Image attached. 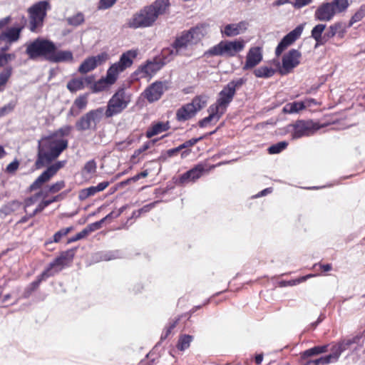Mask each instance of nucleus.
Returning a JSON list of instances; mask_svg holds the SVG:
<instances>
[{
    "mask_svg": "<svg viewBox=\"0 0 365 365\" xmlns=\"http://www.w3.org/2000/svg\"><path fill=\"white\" fill-rule=\"evenodd\" d=\"M68 140H57L51 135L43 137L38 142L37 158L34 164L36 169L51 163L68 148Z\"/></svg>",
    "mask_w": 365,
    "mask_h": 365,
    "instance_id": "nucleus-1",
    "label": "nucleus"
},
{
    "mask_svg": "<svg viewBox=\"0 0 365 365\" xmlns=\"http://www.w3.org/2000/svg\"><path fill=\"white\" fill-rule=\"evenodd\" d=\"M168 6V0H155L151 5L144 7L133 15L128 21V26L133 29L149 27L159 16L165 13Z\"/></svg>",
    "mask_w": 365,
    "mask_h": 365,
    "instance_id": "nucleus-2",
    "label": "nucleus"
},
{
    "mask_svg": "<svg viewBox=\"0 0 365 365\" xmlns=\"http://www.w3.org/2000/svg\"><path fill=\"white\" fill-rule=\"evenodd\" d=\"M138 54V49H131L124 52L120 56L119 61L109 67L106 76L95 83V91H103L108 85L113 84L116 81L119 73L132 66L133 60L137 57Z\"/></svg>",
    "mask_w": 365,
    "mask_h": 365,
    "instance_id": "nucleus-3",
    "label": "nucleus"
},
{
    "mask_svg": "<svg viewBox=\"0 0 365 365\" xmlns=\"http://www.w3.org/2000/svg\"><path fill=\"white\" fill-rule=\"evenodd\" d=\"M207 26L201 24L184 31L176 38L170 51L172 55H185L188 47L197 43L206 35Z\"/></svg>",
    "mask_w": 365,
    "mask_h": 365,
    "instance_id": "nucleus-4",
    "label": "nucleus"
},
{
    "mask_svg": "<svg viewBox=\"0 0 365 365\" xmlns=\"http://www.w3.org/2000/svg\"><path fill=\"white\" fill-rule=\"evenodd\" d=\"M245 45L246 41L242 38H237L232 41H221L220 43L206 51L204 53V57H235L245 49Z\"/></svg>",
    "mask_w": 365,
    "mask_h": 365,
    "instance_id": "nucleus-5",
    "label": "nucleus"
},
{
    "mask_svg": "<svg viewBox=\"0 0 365 365\" xmlns=\"http://www.w3.org/2000/svg\"><path fill=\"white\" fill-rule=\"evenodd\" d=\"M353 344L362 346V336L356 335L351 338L341 340L338 344L332 346L331 348V353L329 354L322 356L313 361L316 365H327L331 363H334L338 361L341 353L346 351Z\"/></svg>",
    "mask_w": 365,
    "mask_h": 365,
    "instance_id": "nucleus-6",
    "label": "nucleus"
},
{
    "mask_svg": "<svg viewBox=\"0 0 365 365\" xmlns=\"http://www.w3.org/2000/svg\"><path fill=\"white\" fill-rule=\"evenodd\" d=\"M246 81L244 78H240L230 81L219 93L216 102L211 106L223 115L232 102L236 91L240 88Z\"/></svg>",
    "mask_w": 365,
    "mask_h": 365,
    "instance_id": "nucleus-7",
    "label": "nucleus"
},
{
    "mask_svg": "<svg viewBox=\"0 0 365 365\" xmlns=\"http://www.w3.org/2000/svg\"><path fill=\"white\" fill-rule=\"evenodd\" d=\"M349 6V0H332L324 2L314 11V19L320 21H330L336 14L346 11Z\"/></svg>",
    "mask_w": 365,
    "mask_h": 365,
    "instance_id": "nucleus-8",
    "label": "nucleus"
},
{
    "mask_svg": "<svg viewBox=\"0 0 365 365\" xmlns=\"http://www.w3.org/2000/svg\"><path fill=\"white\" fill-rule=\"evenodd\" d=\"M53 42L43 38H37L34 41L26 44V53L31 60L43 58L48 61V56L53 51Z\"/></svg>",
    "mask_w": 365,
    "mask_h": 365,
    "instance_id": "nucleus-9",
    "label": "nucleus"
},
{
    "mask_svg": "<svg viewBox=\"0 0 365 365\" xmlns=\"http://www.w3.org/2000/svg\"><path fill=\"white\" fill-rule=\"evenodd\" d=\"M130 102V95L124 88L118 89L110 98L105 110V115L110 118L120 113Z\"/></svg>",
    "mask_w": 365,
    "mask_h": 365,
    "instance_id": "nucleus-10",
    "label": "nucleus"
},
{
    "mask_svg": "<svg viewBox=\"0 0 365 365\" xmlns=\"http://www.w3.org/2000/svg\"><path fill=\"white\" fill-rule=\"evenodd\" d=\"M49 9V3L47 1H41L34 4L28 9L30 30L31 31L36 32L43 26L46 11Z\"/></svg>",
    "mask_w": 365,
    "mask_h": 365,
    "instance_id": "nucleus-11",
    "label": "nucleus"
},
{
    "mask_svg": "<svg viewBox=\"0 0 365 365\" xmlns=\"http://www.w3.org/2000/svg\"><path fill=\"white\" fill-rule=\"evenodd\" d=\"M105 115V110L101 107L91 110L82 115L76 123V128L79 131L88 130H96L97 125L101 121Z\"/></svg>",
    "mask_w": 365,
    "mask_h": 365,
    "instance_id": "nucleus-12",
    "label": "nucleus"
},
{
    "mask_svg": "<svg viewBox=\"0 0 365 365\" xmlns=\"http://www.w3.org/2000/svg\"><path fill=\"white\" fill-rule=\"evenodd\" d=\"M66 163V160H61L49 165L30 185L29 190L34 191L41 187V186L48 182L58 171L63 168Z\"/></svg>",
    "mask_w": 365,
    "mask_h": 365,
    "instance_id": "nucleus-13",
    "label": "nucleus"
},
{
    "mask_svg": "<svg viewBox=\"0 0 365 365\" xmlns=\"http://www.w3.org/2000/svg\"><path fill=\"white\" fill-rule=\"evenodd\" d=\"M303 29V25L300 24L283 37L275 49V54L277 57L301 36Z\"/></svg>",
    "mask_w": 365,
    "mask_h": 365,
    "instance_id": "nucleus-14",
    "label": "nucleus"
},
{
    "mask_svg": "<svg viewBox=\"0 0 365 365\" xmlns=\"http://www.w3.org/2000/svg\"><path fill=\"white\" fill-rule=\"evenodd\" d=\"M108 59L106 53H101L97 56L86 58L78 67V71L81 74H86L93 71L98 66L103 64Z\"/></svg>",
    "mask_w": 365,
    "mask_h": 365,
    "instance_id": "nucleus-15",
    "label": "nucleus"
},
{
    "mask_svg": "<svg viewBox=\"0 0 365 365\" xmlns=\"http://www.w3.org/2000/svg\"><path fill=\"white\" fill-rule=\"evenodd\" d=\"M167 88L166 82L155 81L144 91L143 95L148 102L153 103L161 98Z\"/></svg>",
    "mask_w": 365,
    "mask_h": 365,
    "instance_id": "nucleus-16",
    "label": "nucleus"
},
{
    "mask_svg": "<svg viewBox=\"0 0 365 365\" xmlns=\"http://www.w3.org/2000/svg\"><path fill=\"white\" fill-rule=\"evenodd\" d=\"M293 131L292 137L293 139H298L303 136L309 135L316 129L312 120H297L292 125Z\"/></svg>",
    "mask_w": 365,
    "mask_h": 365,
    "instance_id": "nucleus-17",
    "label": "nucleus"
},
{
    "mask_svg": "<svg viewBox=\"0 0 365 365\" xmlns=\"http://www.w3.org/2000/svg\"><path fill=\"white\" fill-rule=\"evenodd\" d=\"M249 24L245 21H241L238 23L228 24L220 29L222 36L235 37L245 33Z\"/></svg>",
    "mask_w": 365,
    "mask_h": 365,
    "instance_id": "nucleus-18",
    "label": "nucleus"
},
{
    "mask_svg": "<svg viewBox=\"0 0 365 365\" xmlns=\"http://www.w3.org/2000/svg\"><path fill=\"white\" fill-rule=\"evenodd\" d=\"M302 54L297 49H291L282 57V68L285 73H289L300 63Z\"/></svg>",
    "mask_w": 365,
    "mask_h": 365,
    "instance_id": "nucleus-19",
    "label": "nucleus"
},
{
    "mask_svg": "<svg viewBox=\"0 0 365 365\" xmlns=\"http://www.w3.org/2000/svg\"><path fill=\"white\" fill-rule=\"evenodd\" d=\"M204 172V165L202 164H198L193 168L181 175L179 178L178 183L180 185H185L190 182H193L196 180L199 179Z\"/></svg>",
    "mask_w": 365,
    "mask_h": 365,
    "instance_id": "nucleus-20",
    "label": "nucleus"
},
{
    "mask_svg": "<svg viewBox=\"0 0 365 365\" xmlns=\"http://www.w3.org/2000/svg\"><path fill=\"white\" fill-rule=\"evenodd\" d=\"M262 60V53L259 47L251 48L246 57V62L243 66V70H248L258 65Z\"/></svg>",
    "mask_w": 365,
    "mask_h": 365,
    "instance_id": "nucleus-21",
    "label": "nucleus"
},
{
    "mask_svg": "<svg viewBox=\"0 0 365 365\" xmlns=\"http://www.w3.org/2000/svg\"><path fill=\"white\" fill-rule=\"evenodd\" d=\"M48 61L51 63L73 62V55L71 51L58 50L55 43H53V51L48 56Z\"/></svg>",
    "mask_w": 365,
    "mask_h": 365,
    "instance_id": "nucleus-22",
    "label": "nucleus"
},
{
    "mask_svg": "<svg viewBox=\"0 0 365 365\" xmlns=\"http://www.w3.org/2000/svg\"><path fill=\"white\" fill-rule=\"evenodd\" d=\"M162 67L158 62L148 61L143 66H141L137 71L138 74H140L141 78L152 76Z\"/></svg>",
    "mask_w": 365,
    "mask_h": 365,
    "instance_id": "nucleus-23",
    "label": "nucleus"
},
{
    "mask_svg": "<svg viewBox=\"0 0 365 365\" xmlns=\"http://www.w3.org/2000/svg\"><path fill=\"white\" fill-rule=\"evenodd\" d=\"M193 106L187 103L180 108L176 112V119L180 122L186 121L195 115V108Z\"/></svg>",
    "mask_w": 365,
    "mask_h": 365,
    "instance_id": "nucleus-24",
    "label": "nucleus"
},
{
    "mask_svg": "<svg viewBox=\"0 0 365 365\" xmlns=\"http://www.w3.org/2000/svg\"><path fill=\"white\" fill-rule=\"evenodd\" d=\"M21 27H11L0 34V41H6L13 43L19 40L21 32Z\"/></svg>",
    "mask_w": 365,
    "mask_h": 365,
    "instance_id": "nucleus-25",
    "label": "nucleus"
},
{
    "mask_svg": "<svg viewBox=\"0 0 365 365\" xmlns=\"http://www.w3.org/2000/svg\"><path fill=\"white\" fill-rule=\"evenodd\" d=\"M170 128L169 123L158 122L153 123L146 131V137L148 138L154 135H158Z\"/></svg>",
    "mask_w": 365,
    "mask_h": 365,
    "instance_id": "nucleus-26",
    "label": "nucleus"
},
{
    "mask_svg": "<svg viewBox=\"0 0 365 365\" xmlns=\"http://www.w3.org/2000/svg\"><path fill=\"white\" fill-rule=\"evenodd\" d=\"M66 266H67L66 263L58 256L48 264L44 271L49 277H52L61 271Z\"/></svg>",
    "mask_w": 365,
    "mask_h": 365,
    "instance_id": "nucleus-27",
    "label": "nucleus"
},
{
    "mask_svg": "<svg viewBox=\"0 0 365 365\" xmlns=\"http://www.w3.org/2000/svg\"><path fill=\"white\" fill-rule=\"evenodd\" d=\"M325 28V24H319L312 29L311 36L316 41V46L325 44L324 34H323Z\"/></svg>",
    "mask_w": 365,
    "mask_h": 365,
    "instance_id": "nucleus-28",
    "label": "nucleus"
},
{
    "mask_svg": "<svg viewBox=\"0 0 365 365\" xmlns=\"http://www.w3.org/2000/svg\"><path fill=\"white\" fill-rule=\"evenodd\" d=\"M207 112L209 113V115L199 121V125L201 128L206 127L212 120L215 122L218 121L222 116V114L211 106L208 108Z\"/></svg>",
    "mask_w": 365,
    "mask_h": 365,
    "instance_id": "nucleus-29",
    "label": "nucleus"
},
{
    "mask_svg": "<svg viewBox=\"0 0 365 365\" xmlns=\"http://www.w3.org/2000/svg\"><path fill=\"white\" fill-rule=\"evenodd\" d=\"M302 110H304V105L302 101H294L286 103L282 108V112L287 114H294L297 113Z\"/></svg>",
    "mask_w": 365,
    "mask_h": 365,
    "instance_id": "nucleus-30",
    "label": "nucleus"
},
{
    "mask_svg": "<svg viewBox=\"0 0 365 365\" xmlns=\"http://www.w3.org/2000/svg\"><path fill=\"white\" fill-rule=\"evenodd\" d=\"M329 345L316 346L307 349L301 354L302 359H305L308 357L325 353L328 351Z\"/></svg>",
    "mask_w": 365,
    "mask_h": 365,
    "instance_id": "nucleus-31",
    "label": "nucleus"
},
{
    "mask_svg": "<svg viewBox=\"0 0 365 365\" xmlns=\"http://www.w3.org/2000/svg\"><path fill=\"white\" fill-rule=\"evenodd\" d=\"M329 345L316 346L307 349L301 354L302 359H305L308 357L325 353L328 351Z\"/></svg>",
    "mask_w": 365,
    "mask_h": 365,
    "instance_id": "nucleus-32",
    "label": "nucleus"
},
{
    "mask_svg": "<svg viewBox=\"0 0 365 365\" xmlns=\"http://www.w3.org/2000/svg\"><path fill=\"white\" fill-rule=\"evenodd\" d=\"M72 129L71 125H66L56 130L51 135L57 140H66L65 138L70 135Z\"/></svg>",
    "mask_w": 365,
    "mask_h": 365,
    "instance_id": "nucleus-33",
    "label": "nucleus"
},
{
    "mask_svg": "<svg viewBox=\"0 0 365 365\" xmlns=\"http://www.w3.org/2000/svg\"><path fill=\"white\" fill-rule=\"evenodd\" d=\"M275 73V70L272 67L261 66L254 71V74L257 78H270Z\"/></svg>",
    "mask_w": 365,
    "mask_h": 365,
    "instance_id": "nucleus-34",
    "label": "nucleus"
},
{
    "mask_svg": "<svg viewBox=\"0 0 365 365\" xmlns=\"http://www.w3.org/2000/svg\"><path fill=\"white\" fill-rule=\"evenodd\" d=\"M193 339L192 336L189 334H182L180 336L177 344V348L180 351H185L190 347V343Z\"/></svg>",
    "mask_w": 365,
    "mask_h": 365,
    "instance_id": "nucleus-35",
    "label": "nucleus"
},
{
    "mask_svg": "<svg viewBox=\"0 0 365 365\" xmlns=\"http://www.w3.org/2000/svg\"><path fill=\"white\" fill-rule=\"evenodd\" d=\"M208 100V96L206 95H200L193 98L190 104L193 106L195 113L201 110L205 106Z\"/></svg>",
    "mask_w": 365,
    "mask_h": 365,
    "instance_id": "nucleus-36",
    "label": "nucleus"
},
{
    "mask_svg": "<svg viewBox=\"0 0 365 365\" xmlns=\"http://www.w3.org/2000/svg\"><path fill=\"white\" fill-rule=\"evenodd\" d=\"M84 88V80L81 78H73L67 83V88L71 92H76Z\"/></svg>",
    "mask_w": 365,
    "mask_h": 365,
    "instance_id": "nucleus-37",
    "label": "nucleus"
},
{
    "mask_svg": "<svg viewBox=\"0 0 365 365\" xmlns=\"http://www.w3.org/2000/svg\"><path fill=\"white\" fill-rule=\"evenodd\" d=\"M76 248L69 249L68 250L62 252L60 254L59 257L68 266L73 261V257H74L75 254H76Z\"/></svg>",
    "mask_w": 365,
    "mask_h": 365,
    "instance_id": "nucleus-38",
    "label": "nucleus"
},
{
    "mask_svg": "<svg viewBox=\"0 0 365 365\" xmlns=\"http://www.w3.org/2000/svg\"><path fill=\"white\" fill-rule=\"evenodd\" d=\"M66 21L68 24L71 26H78L84 22L85 18L84 15L79 12L72 16L68 17Z\"/></svg>",
    "mask_w": 365,
    "mask_h": 365,
    "instance_id": "nucleus-39",
    "label": "nucleus"
},
{
    "mask_svg": "<svg viewBox=\"0 0 365 365\" xmlns=\"http://www.w3.org/2000/svg\"><path fill=\"white\" fill-rule=\"evenodd\" d=\"M365 17V4L361 5L356 13L352 16L349 21V26L360 21Z\"/></svg>",
    "mask_w": 365,
    "mask_h": 365,
    "instance_id": "nucleus-40",
    "label": "nucleus"
},
{
    "mask_svg": "<svg viewBox=\"0 0 365 365\" xmlns=\"http://www.w3.org/2000/svg\"><path fill=\"white\" fill-rule=\"evenodd\" d=\"M341 28L340 23H335L329 27L327 32L324 33L325 43L332 37H334Z\"/></svg>",
    "mask_w": 365,
    "mask_h": 365,
    "instance_id": "nucleus-41",
    "label": "nucleus"
},
{
    "mask_svg": "<svg viewBox=\"0 0 365 365\" xmlns=\"http://www.w3.org/2000/svg\"><path fill=\"white\" fill-rule=\"evenodd\" d=\"M97 165L94 160L88 161L82 170L83 175H92L96 172Z\"/></svg>",
    "mask_w": 365,
    "mask_h": 365,
    "instance_id": "nucleus-42",
    "label": "nucleus"
},
{
    "mask_svg": "<svg viewBox=\"0 0 365 365\" xmlns=\"http://www.w3.org/2000/svg\"><path fill=\"white\" fill-rule=\"evenodd\" d=\"M287 145L288 143L286 141L279 142L274 145H271L268 148V152L269 154H277L284 150Z\"/></svg>",
    "mask_w": 365,
    "mask_h": 365,
    "instance_id": "nucleus-43",
    "label": "nucleus"
},
{
    "mask_svg": "<svg viewBox=\"0 0 365 365\" xmlns=\"http://www.w3.org/2000/svg\"><path fill=\"white\" fill-rule=\"evenodd\" d=\"M88 104L87 96L82 95L76 98L73 102V106L76 107L80 111L86 108Z\"/></svg>",
    "mask_w": 365,
    "mask_h": 365,
    "instance_id": "nucleus-44",
    "label": "nucleus"
},
{
    "mask_svg": "<svg viewBox=\"0 0 365 365\" xmlns=\"http://www.w3.org/2000/svg\"><path fill=\"white\" fill-rule=\"evenodd\" d=\"M73 227L72 226L62 228L58 232H56L53 235V242H58L61 240L62 237L67 235L71 231H72Z\"/></svg>",
    "mask_w": 365,
    "mask_h": 365,
    "instance_id": "nucleus-45",
    "label": "nucleus"
},
{
    "mask_svg": "<svg viewBox=\"0 0 365 365\" xmlns=\"http://www.w3.org/2000/svg\"><path fill=\"white\" fill-rule=\"evenodd\" d=\"M12 73V68L11 67H6L2 72L0 73V84L3 85L4 86L7 83L8 80L9 79L10 76Z\"/></svg>",
    "mask_w": 365,
    "mask_h": 365,
    "instance_id": "nucleus-46",
    "label": "nucleus"
},
{
    "mask_svg": "<svg viewBox=\"0 0 365 365\" xmlns=\"http://www.w3.org/2000/svg\"><path fill=\"white\" fill-rule=\"evenodd\" d=\"M50 277L47 273L43 271L37 278L36 280L34 281L33 282L31 283L30 284V289L31 291H34L36 289H37L38 287V286L40 285L41 282L43 280H46L47 278Z\"/></svg>",
    "mask_w": 365,
    "mask_h": 365,
    "instance_id": "nucleus-47",
    "label": "nucleus"
},
{
    "mask_svg": "<svg viewBox=\"0 0 365 365\" xmlns=\"http://www.w3.org/2000/svg\"><path fill=\"white\" fill-rule=\"evenodd\" d=\"M16 106V101H11L4 106L0 108V117H2L11 113Z\"/></svg>",
    "mask_w": 365,
    "mask_h": 365,
    "instance_id": "nucleus-48",
    "label": "nucleus"
},
{
    "mask_svg": "<svg viewBox=\"0 0 365 365\" xmlns=\"http://www.w3.org/2000/svg\"><path fill=\"white\" fill-rule=\"evenodd\" d=\"M65 187V182L63 180L58 181L53 184H52L49 188L48 191L51 193H56L63 189Z\"/></svg>",
    "mask_w": 365,
    "mask_h": 365,
    "instance_id": "nucleus-49",
    "label": "nucleus"
},
{
    "mask_svg": "<svg viewBox=\"0 0 365 365\" xmlns=\"http://www.w3.org/2000/svg\"><path fill=\"white\" fill-rule=\"evenodd\" d=\"M103 223H104V222L101 219V220H99L98 222H95L93 223L88 225L84 229L86 230V231H88V235H89L91 232L100 229L101 227V225Z\"/></svg>",
    "mask_w": 365,
    "mask_h": 365,
    "instance_id": "nucleus-50",
    "label": "nucleus"
},
{
    "mask_svg": "<svg viewBox=\"0 0 365 365\" xmlns=\"http://www.w3.org/2000/svg\"><path fill=\"white\" fill-rule=\"evenodd\" d=\"M178 320L179 319H177L169 324L168 327H167L165 328V330L162 334V336H161L162 339H165L169 336V334L171 333L172 330L176 327Z\"/></svg>",
    "mask_w": 365,
    "mask_h": 365,
    "instance_id": "nucleus-51",
    "label": "nucleus"
},
{
    "mask_svg": "<svg viewBox=\"0 0 365 365\" xmlns=\"http://www.w3.org/2000/svg\"><path fill=\"white\" fill-rule=\"evenodd\" d=\"M203 138V137H200L198 138H192L189 140L185 141L184 143L180 145L179 147L176 148V150H180L182 148H185L187 147H191L196 144L198 141L201 140Z\"/></svg>",
    "mask_w": 365,
    "mask_h": 365,
    "instance_id": "nucleus-52",
    "label": "nucleus"
},
{
    "mask_svg": "<svg viewBox=\"0 0 365 365\" xmlns=\"http://www.w3.org/2000/svg\"><path fill=\"white\" fill-rule=\"evenodd\" d=\"M117 0H100L98 3L99 9H107L110 8Z\"/></svg>",
    "mask_w": 365,
    "mask_h": 365,
    "instance_id": "nucleus-53",
    "label": "nucleus"
},
{
    "mask_svg": "<svg viewBox=\"0 0 365 365\" xmlns=\"http://www.w3.org/2000/svg\"><path fill=\"white\" fill-rule=\"evenodd\" d=\"M16 58L15 54L14 53H7V54H0V63L1 66H4L9 61L13 60Z\"/></svg>",
    "mask_w": 365,
    "mask_h": 365,
    "instance_id": "nucleus-54",
    "label": "nucleus"
},
{
    "mask_svg": "<svg viewBox=\"0 0 365 365\" xmlns=\"http://www.w3.org/2000/svg\"><path fill=\"white\" fill-rule=\"evenodd\" d=\"M88 235V231H86L85 229L82 230L81 232H79L78 233H77L74 237L70 238L68 240V243H71V242H76V241H78L79 240H81L83 238H84L85 237H86Z\"/></svg>",
    "mask_w": 365,
    "mask_h": 365,
    "instance_id": "nucleus-55",
    "label": "nucleus"
},
{
    "mask_svg": "<svg viewBox=\"0 0 365 365\" xmlns=\"http://www.w3.org/2000/svg\"><path fill=\"white\" fill-rule=\"evenodd\" d=\"M157 203H158V202H154L144 205L143 207H141L140 209L137 210L138 216H140V215L143 213L148 212L155 207V205Z\"/></svg>",
    "mask_w": 365,
    "mask_h": 365,
    "instance_id": "nucleus-56",
    "label": "nucleus"
},
{
    "mask_svg": "<svg viewBox=\"0 0 365 365\" xmlns=\"http://www.w3.org/2000/svg\"><path fill=\"white\" fill-rule=\"evenodd\" d=\"M19 166V162L17 160H14L6 166V171L9 173H13L18 170Z\"/></svg>",
    "mask_w": 365,
    "mask_h": 365,
    "instance_id": "nucleus-57",
    "label": "nucleus"
},
{
    "mask_svg": "<svg viewBox=\"0 0 365 365\" xmlns=\"http://www.w3.org/2000/svg\"><path fill=\"white\" fill-rule=\"evenodd\" d=\"M312 1L313 0H295L292 4L294 8L301 9L312 3Z\"/></svg>",
    "mask_w": 365,
    "mask_h": 365,
    "instance_id": "nucleus-58",
    "label": "nucleus"
},
{
    "mask_svg": "<svg viewBox=\"0 0 365 365\" xmlns=\"http://www.w3.org/2000/svg\"><path fill=\"white\" fill-rule=\"evenodd\" d=\"M315 275L314 274H307V275H305V276H303V277H301L298 279H297L296 280H294V281H292V282H289V285H295L297 284H299V283H302V282H305L307 279L311 278V277H314Z\"/></svg>",
    "mask_w": 365,
    "mask_h": 365,
    "instance_id": "nucleus-59",
    "label": "nucleus"
},
{
    "mask_svg": "<svg viewBox=\"0 0 365 365\" xmlns=\"http://www.w3.org/2000/svg\"><path fill=\"white\" fill-rule=\"evenodd\" d=\"M148 175V170H144V171L134 175L133 177L130 178V179H128V182H130V181L136 182L142 178L147 177Z\"/></svg>",
    "mask_w": 365,
    "mask_h": 365,
    "instance_id": "nucleus-60",
    "label": "nucleus"
},
{
    "mask_svg": "<svg viewBox=\"0 0 365 365\" xmlns=\"http://www.w3.org/2000/svg\"><path fill=\"white\" fill-rule=\"evenodd\" d=\"M120 215H121V211H112L111 212L108 214L105 217L102 218V220L105 222L106 221H107L108 220L116 218V217H119Z\"/></svg>",
    "mask_w": 365,
    "mask_h": 365,
    "instance_id": "nucleus-61",
    "label": "nucleus"
},
{
    "mask_svg": "<svg viewBox=\"0 0 365 365\" xmlns=\"http://www.w3.org/2000/svg\"><path fill=\"white\" fill-rule=\"evenodd\" d=\"M46 207H47V205H46V204H44V200L42 201L41 203L38 204V205L34 210V212L32 213L29 214V217H34L37 213H38V212H41L42 210H43Z\"/></svg>",
    "mask_w": 365,
    "mask_h": 365,
    "instance_id": "nucleus-62",
    "label": "nucleus"
},
{
    "mask_svg": "<svg viewBox=\"0 0 365 365\" xmlns=\"http://www.w3.org/2000/svg\"><path fill=\"white\" fill-rule=\"evenodd\" d=\"M89 197H91V195L90 193H88V188L83 189L80 191L79 199L81 200H84Z\"/></svg>",
    "mask_w": 365,
    "mask_h": 365,
    "instance_id": "nucleus-63",
    "label": "nucleus"
},
{
    "mask_svg": "<svg viewBox=\"0 0 365 365\" xmlns=\"http://www.w3.org/2000/svg\"><path fill=\"white\" fill-rule=\"evenodd\" d=\"M109 185H110V182L108 181H103V182L98 183L95 187H96L97 190L99 192L104 190Z\"/></svg>",
    "mask_w": 365,
    "mask_h": 365,
    "instance_id": "nucleus-64",
    "label": "nucleus"
}]
</instances>
